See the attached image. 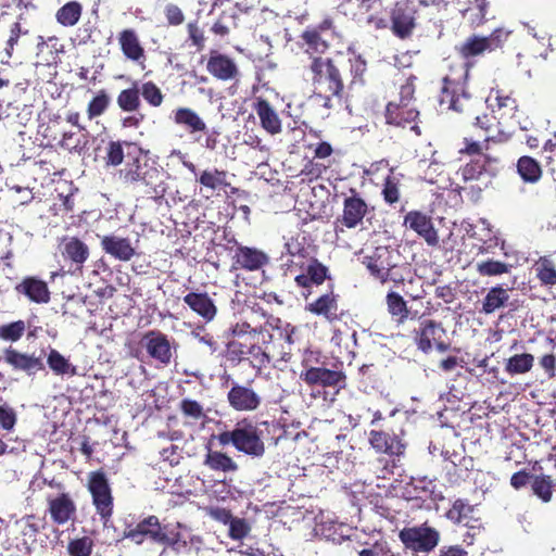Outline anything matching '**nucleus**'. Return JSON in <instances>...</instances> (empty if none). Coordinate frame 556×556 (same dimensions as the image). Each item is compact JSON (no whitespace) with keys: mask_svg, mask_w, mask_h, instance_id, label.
Masks as SVG:
<instances>
[{"mask_svg":"<svg viewBox=\"0 0 556 556\" xmlns=\"http://www.w3.org/2000/svg\"><path fill=\"white\" fill-rule=\"evenodd\" d=\"M26 330L25 321L16 320L0 326V339L4 341L15 342L20 340Z\"/></svg>","mask_w":556,"mask_h":556,"instance_id":"3c124183","label":"nucleus"},{"mask_svg":"<svg viewBox=\"0 0 556 556\" xmlns=\"http://www.w3.org/2000/svg\"><path fill=\"white\" fill-rule=\"evenodd\" d=\"M230 405L237 410H253L260 404L257 394L250 388L235 384L228 393Z\"/></svg>","mask_w":556,"mask_h":556,"instance_id":"412c9836","label":"nucleus"},{"mask_svg":"<svg viewBox=\"0 0 556 556\" xmlns=\"http://www.w3.org/2000/svg\"><path fill=\"white\" fill-rule=\"evenodd\" d=\"M217 440L222 446L232 444L237 451L253 457H261L265 453L262 430L248 419L239 421L230 431L220 432Z\"/></svg>","mask_w":556,"mask_h":556,"instance_id":"7ed1b4c3","label":"nucleus"},{"mask_svg":"<svg viewBox=\"0 0 556 556\" xmlns=\"http://www.w3.org/2000/svg\"><path fill=\"white\" fill-rule=\"evenodd\" d=\"M435 556H468V552L458 544L444 545L439 549Z\"/></svg>","mask_w":556,"mask_h":556,"instance_id":"338daca9","label":"nucleus"},{"mask_svg":"<svg viewBox=\"0 0 556 556\" xmlns=\"http://www.w3.org/2000/svg\"><path fill=\"white\" fill-rule=\"evenodd\" d=\"M415 92V86L412 79H408L404 85L401 86L400 89V103L401 105H407L412 100Z\"/></svg>","mask_w":556,"mask_h":556,"instance_id":"69168bd1","label":"nucleus"},{"mask_svg":"<svg viewBox=\"0 0 556 556\" xmlns=\"http://www.w3.org/2000/svg\"><path fill=\"white\" fill-rule=\"evenodd\" d=\"M203 464L214 471L230 472L238 469L237 463L230 456L211 448L207 450Z\"/></svg>","mask_w":556,"mask_h":556,"instance_id":"cd10ccee","label":"nucleus"},{"mask_svg":"<svg viewBox=\"0 0 556 556\" xmlns=\"http://www.w3.org/2000/svg\"><path fill=\"white\" fill-rule=\"evenodd\" d=\"M251 531V526L244 518L233 517L229 523L228 535L232 540H242Z\"/></svg>","mask_w":556,"mask_h":556,"instance_id":"5fc2aeb1","label":"nucleus"},{"mask_svg":"<svg viewBox=\"0 0 556 556\" xmlns=\"http://www.w3.org/2000/svg\"><path fill=\"white\" fill-rule=\"evenodd\" d=\"M369 443L378 452L389 456H401L404 454L406 444L401 434L390 433L387 430H371L369 432Z\"/></svg>","mask_w":556,"mask_h":556,"instance_id":"9b49d317","label":"nucleus"},{"mask_svg":"<svg viewBox=\"0 0 556 556\" xmlns=\"http://www.w3.org/2000/svg\"><path fill=\"white\" fill-rule=\"evenodd\" d=\"M462 0H457L460 3ZM468 7L460 9L463 17L467 20L471 26H479L485 20L488 3L485 0H464Z\"/></svg>","mask_w":556,"mask_h":556,"instance_id":"c756f323","label":"nucleus"},{"mask_svg":"<svg viewBox=\"0 0 556 556\" xmlns=\"http://www.w3.org/2000/svg\"><path fill=\"white\" fill-rule=\"evenodd\" d=\"M101 248L106 254L122 262L130 261L136 254V250L128 238L115 235L103 236Z\"/></svg>","mask_w":556,"mask_h":556,"instance_id":"dca6fc26","label":"nucleus"},{"mask_svg":"<svg viewBox=\"0 0 556 556\" xmlns=\"http://www.w3.org/2000/svg\"><path fill=\"white\" fill-rule=\"evenodd\" d=\"M507 36L508 33H504L502 29L494 30L488 37L472 36L458 48V51L465 59L477 56L485 51H493L498 48Z\"/></svg>","mask_w":556,"mask_h":556,"instance_id":"9d476101","label":"nucleus"},{"mask_svg":"<svg viewBox=\"0 0 556 556\" xmlns=\"http://www.w3.org/2000/svg\"><path fill=\"white\" fill-rule=\"evenodd\" d=\"M388 312L395 317L399 324L404 323L408 317V308L405 300L396 292H389L386 298Z\"/></svg>","mask_w":556,"mask_h":556,"instance_id":"58836bf2","label":"nucleus"},{"mask_svg":"<svg viewBox=\"0 0 556 556\" xmlns=\"http://www.w3.org/2000/svg\"><path fill=\"white\" fill-rule=\"evenodd\" d=\"M117 105L125 112H136L141 104L139 98V81H134L132 86L119 92L116 99Z\"/></svg>","mask_w":556,"mask_h":556,"instance_id":"72a5a7b5","label":"nucleus"},{"mask_svg":"<svg viewBox=\"0 0 556 556\" xmlns=\"http://www.w3.org/2000/svg\"><path fill=\"white\" fill-rule=\"evenodd\" d=\"M233 260L236 265L248 270H257L267 263L263 252L248 247H238Z\"/></svg>","mask_w":556,"mask_h":556,"instance_id":"4be33fe9","label":"nucleus"},{"mask_svg":"<svg viewBox=\"0 0 556 556\" xmlns=\"http://www.w3.org/2000/svg\"><path fill=\"white\" fill-rule=\"evenodd\" d=\"M351 195L345 197L343 201V212L336 223V233L344 232V227L356 228L362 226L364 218L369 213V208L365 200H363L354 190Z\"/></svg>","mask_w":556,"mask_h":556,"instance_id":"0eeeda50","label":"nucleus"},{"mask_svg":"<svg viewBox=\"0 0 556 556\" xmlns=\"http://www.w3.org/2000/svg\"><path fill=\"white\" fill-rule=\"evenodd\" d=\"M306 274L308 276V280H311L312 283L318 286L326 279L327 268L319 263H314L307 267Z\"/></svg>","mask_w":556,"mask_h":556,"instance_id":"4d7b16f0","label":"nucleus"},{"mask_svg":"<svg viewBox=\"0 0 556 556\" xmlns=\"http://www.w3.org/2000/svg\"><path fill=\"white\" fill-rule=\"evenodd\" d=\"M311 395L314 399L321 397L324 402H333L334 395L339 392L338 384H309Z\"/></svg>","mask_w":556,"mask_h":556,"instance_id":"6e6d98bb","label":"nucleus"},{"mask_svg":"<svg viewBox=\"0 0 556 556\" xmlns=\"http://www.w3.org/2000/svg\"><path fill=\"white\" fill-rule=\"evenodd\" d=\"M48 367L53 371L54 375L61 377H72L76 374V367L62 355L58 350L50 349L47 354Z\"/></svg>","mask_w":556,"mask_h":556,"instance_id":"c85d7f7f","label":"nucleus"},{"mask_svg":"<svg viewBox=\"0 0 556 556\" xmlns=\"http://www.w3.org/2000/svg\"><path fill=\"white\" fill-rule=\"evenodd\" d=\"M341 379V374L320 367H313L305 374L306 382H340Z\"/></svg>","mask_w":556,"mask_h":556,"instance_id":"de8ad7c7","label":"nucleus"},{"mask_svg":"<svg viewBox=\"0 0 556 556\" xmlns=\"http://www.w3.org/2000/svg\"><path fill=\"white\" fill-rule=\"evenodd\" d=\"M87 489L100 520L106 526L113 516L114 497L105 472L103 470L89 472Z\"/></svg>","mask_w":556,"mask_h":556,"instance_id":"39448f33","label":"nucleus"},{"mask_svg":"<svg viewBox=\"0 0 556 556\" xmlns=\"http://www.w3.org/2000/svg\"><path fill=\"white\" fill-rule=\"evenodd\" d=\"M418 116V111L407 105L390 102L386 110V119L390 125L406 127Z\"/></svg>","mask_w":556,"mask_h":556,"instance_id":"b1692460","label":"nucleus"},{"mask_svg":"<svg viewBox=\"0 0 556 556\" xmlns=\"http://www.w3.org/2000/svg\"><path fill=\"white\" fill-rule=\"evenodd\" d=\"M81 15V5L76 2H67L56 12V20L63 26H74Z\"/></svg>","mask_w":556,"mask_h":556,"instance_id":"37998d69","label":"nucleus"},{"mask_svg":"<svg viewBox=\"0 0 556 556\" xmlns=\"http://www.w3.org/2000/svg\"><path fill=\"white\" fill-rule=\"evenodd\" d=\"M119 43L124 54L134 61H138L143 56V49L132 30H124L119 37Z\"/></svg>","mask_w":556,"mask_h":556,"instance_id":"c9c22d12","label":"nucleus"},{"mask_svg":"<svg viewBox=\"0 0 556 556\" xmlns=\"http://www.w3.org/2000/svg\"><path fill=\"white\" fill-rule=\"evenodd\" d=\"M306 80L312 81L315 90L321 91L324 88L334 96L340 102V92L343 90V83L339 70L330 59L321 56L312 58L304 73Z\"/></svg>","mask_w":556,"mask_h":556,"instance_id":"20e7f679","label":"nucleus"},{"mask_svg":"<svg viewBox=\"0 0 556 556\" xmlns=\"http://www.w3.org/2000/svg\"><path fill=\"white\" fill-rule=\"evenodd\" d=\"M532 478L533 476L527 469H521L510 477V485L518 491L530 483Z\"/></svg>","mask_w":556,"mask_h":556,"instance_id":"052dcab7","label":"nucleus"},{"mask_svg":"<svg viewBox=\"0 0 556 556\" xmlns=\"http://www.w3.org/2000/svg\"><path fill=\"white\" fill-rule=\"evenodd\" d=\"M64 254L74 263L81 265L89 256L88 247L77 238H72L64 245Z\"/></svg>","mask_w":556,"mask_h":556,"instance_id":"79ce46f5","label":"nucleus"},{"mask_svg":"<svg viewBox=\"0 0 556 556\" xmlns=\"http://www.w3.org/2000/svg\"><path fill=\"white\" fill-rule=\"evenodd\" d=\"M389 254L387 249H377L372 256L367 257L366 266L370 274L379 279L381 282H386L389 279V274L393 265L390 262L383 260V255Z\"/></svg>","mask_w":556,"mask_h":556,"instance_id":"bb28decb","label":"nucleus"},{"mask_svg":"<svg viewBox=\"0 0 556 556\" xmlns=\"http://www.w3.org/2000/svg\"><path fill=\"white\" fill-rule=\"evenodd\" d=\"M536 276L543 285H556V268L548 258H541L536 264Z\"/></svg>","mask_w":556,"mask_h":556,"instance_id":"09e8293b","label":"nucleus"},{"mask_svg":"<svg viewBox=\"0 0 556 556\" xmlns=\"http://www.w3.org/2000/svg\"><path fill=\"white\" fill-rule=\"evenodd\" d=\"M15 291L37 304H47L50 301L47 282L34 276L25 277L15 286Z\"/></svg>","mask_w":556,"mask_h":556,"instance_id":"4468645a","label":"nucleus"},{"mask_svg":"<svg viewBox=\"0 0 556 556\" xmlns=\"http://www.w3.org/2000/svg\"><path fill=\"white\" fill-rule=\"evenodd\" d=\"M302 40L306 46L307 53H325L328 48V41L323 38L321 34H319L318 28H307L302 34Z\"/></svg>","mask_w":556,"mask_h":556,"instance_id":"e433bc0d","label":"nucleus"},{"mask_svg":"<svg viewBox=\"0 0 556 556\" xmlns=\"http://www.w3.org/2000/svg\"><path fill=\"white\" fill-rule=\"evenodd\" d=\"M227 174L224 170H204L199 177V182L211 190L219 189L223 186H227L226 182Z\"/></svg>","mask_w":556,"mask_h":556,"instance_id":"49530a36","label":"nucleus"},{"mask_svg":"<svg viewBox=\"0 0 556 556\" xmlns=\"http://www.w3.org/2000/svg\"><path fill=\"white\" fill-rule=\"evenodd\" d=\"M110 104V97L104 90H101L88 104V117L90 119L104 113Z\"/></svg>","mask_w":556,"mask_h":556,"instance_id":"603ef678","label":"nucleus"},{"mask_svg":"<svg viewBox=\"0 0 556 556\" xmlns=\"http://www.w3.org/2000/svg\"><path fill=\"white\" fill-rule=\"evenodd\" d=\"M180 408L186 416H190L194 419H200L204 415L202 406L193 400H182Z\"/></svg>","mask_w":556,"mask_h":556,"instance_id":"13d9d810","label":"nucleus"},{"mask_svg":"<svg viewBox=\"0 0 556 556\" xmlns=\"http://www.w3.org/2000/svg\"><path fill=\"white\" fill-rule=\"evenodd\" d=\"M399 539L414 555H429L439 545L441 534L439 530L425 522L420 526L403 528L399 532Z\"/></svg>","mask_w":556,"mask_h":556,"instance_id":"423d86ee","label":"nucleus"},{"mask_svg":"<svg viewBox=\"0 0 556 556\" xmlns=\"http://www.w3.org/2000/svg\"><path fill=\"white\" fill-rule=\"evenodd\" d=\"M4 358L7 363L15 369L23 370L28 375H34L45 369L41 355L35 356L34 354H25L13 349H8L5 351Z\"/></svg>","mask_w":556,"mask_h":556,"instance_id":"a211bd4d","label":"nucleus"},{"mask_svg":"<svg viewBox=\"0 0 556 556\" xmlns=\"http://www.w3.org/2000/svg\"><path fill=\"white\" fill-rule=\"evenodd\" d=\"M495 119L496 118L494 116H489L486 114L482 116H477L476 125L485 131L484 141L492 140L494 138L491 128L494 125Z\"/></svg>","mask_w":556,"mask_h":556,"instance_id":"680f3d73","label":"nucleus"},{"mask_svg":"<svg viewBox=\"0 0 556 556\" xmlns=\"http://www.w3.org/2000/svg\"><path fill=\"white\" fill-rule=\"evenodd\" d=\"M16 424V414L12 408L0 406V427L11 431Z\"/></svg>","mask_w":556,"mask_h":556,"instance_id":"bf43d9fd","label":"nucleus"},{"mask_svg":"<svg viewBox=\"0 0 556 556\" xmlns=\"http://www.w3.org/2000/svg\"><path fill=\"white\" fill-rule=\"evenodd\" d=\"M475 511L476 506L470 504L468 500L456 498L444 516L455 526L475 528V523L479 521L478 518L473 517Z\"/></svg>","mask_w":556,"mask_h":556,"instance_id":"2eb2a0df","label":"nucleus"},{"mask_svg":"<svg viewBox=\"0 0 556 556\" xmlns=\"http://www.w3.org/2000/svg\"><path fill=\"white\" fill-rule=\"evenodd\" d=\"M124 538L137 545L149 541L152 544L164 546V548L168 547L176 553L188 546V542L182 539L179 531L170 529L168 525H162L155 515H149L135 527L126 528Z\"/></svg>","mask_w":556,"mask_h":556,"instance_id":"f03ea898","label":"nucleus"},{"mask_svg":"<svg viewBox=\"0 0 556 556\" xmlns=\"http://www.w3.org/2000/svg\"><path fill=\"white\" fill-rule=\"evenodd\" d=\"M239 15L237 14L236 8H229L228 5L223 10L222 15L212 26V31L218 36H226L229 34L231 28H236L239 25Z\"/></svg>","mask_w":556,"mask_h":556,"instance_id":"2f4dec72","label":"nucleus"},{"mask_svg":"<svg viewBox=\"0 0 556 556\" xmlns=\"http://www.w3.org/2000/svg\"><path fill=\"white\" fill-rule=\"evenodd\" d=\"M255 111L261 119L262 127L269 134L276 135L281 131V121L273 106L263 99L256 102Z\"/></svg>","mask_w":556,"mask_h":556,"instance_id":"393cba45","label":"nucleus"},{"mask_svg":"<svg viewBox=\"0 0 556 556\" xmlns=\"http://www.w3.org/2000/svg\"><path fill=\"white\" fill-rule=\"evenodd\" d=\"M142 344L148 354L162 364H168L172 358L169 340L160 331H149L142 339Z\"/></svg>","mask_w":556,"mask_h":556,"instance_id":"ddd939ff","label":"nucleus"},{"mask_svg":"<svg viewBox=\"0 0 556 556\" xmlns=\"http://www.w3.org/2000/svg\"><path fill=\"white\" fill-rule=\"evenodd\" d=\"M210 516L224 525H229L232 520L233 516L231 514L230 509L224 508V507H214L210 510Z\"/></svg>","mask_w":556,"mask_h":556,"instance_id":"e2e57ef3","label":"nucleus"},{"mask_svg":"<svg viewBox=\"0 0 556 556\" xmlns=\"http://www.w3.org/2000/svg\"><path fill=\"white\" fill-rule=\"evenodd\" d=\"M445 330L433 320H425L418 334V348L428 353L432 349V343L442 339Z\"/></svg>","mask_w":556,"mask_h":556,"instance_id":"a878e982","label":"nucleus"},{"mask_svg":"<svg viewBox=\"0 0 556 556\" xmlns=\"http://www.w3.org/2000/svg\"><path fill=\"white\" fill-rule=\"evenodd\" d=\"M184 302L207 321L216 315V306L206 293L190 292L185 295Z\"/></svg>","mask_w":556,"mask_h":556,"instance_id":"5701e85b","label":"nucleus"},{"mask_svg":"<svg viewBox=\"0 0 556 556\" xmlns=\"http://www.w3.org/2000/svg\"><path fill=\"white\" fill-rule=\"evenodd\" d=\"M405 226L416 231L425 241L435 247L439 243V237L431 219L422 213L409 212L404 219Z\"/></svg>","mask_w":556,"mask_h":556,"instance_id":"f3484780","label":"nucleus"},{"mask_svg":"<svg viewBox=\"0 0 556 556\" xmlns=\"http://www.w3.org/2000/svg\"><path fill=\"white\" fill-rule=\"evenodd\" d=\"M469 96L465 91L464 84L446 76L443 78V87L440 97V105L447 104L448 110L462 112L463 102L467 101Z\"/></svg>","mask_w":556,"mask_h":556,"instance_id":"f8f14e48","label":"nucleus"},{"mask_svg":"<svg viewBox=\"0 0 556 556\" xmlns=\"http://www.w3.org/2000/svg\"><path fill=\"white\" fill-rule=\"evenodd\" d=\"M47 513L55 526H64L77 519V505L67 492L47 497Z\"/></svg>","mask_w":556,"mask_h":556,"instance_id":"6e6552de","label":"nucleus"},{"mask_svg":"<svg viewBox=\"0 0 556 556\" xmlns=\"http://www.w3.org/2000/svg\"><path fill=\"white\" fill-rule=\"evenodd\" d=\"M175 123L188 127L191 132L204 131L206 125L203 119L191 109L180 108L175 112Z\"/></svg>","mask_w":556,"mask_h":556,"instance_id":"473e14b6","label":"nucleus"},{"mask_svg":"<svg viewBox=\"0 0 556 556\" xmlns=\"http://www.w3.org/2000/svg\"><path fill=\"white\" fill-rule=\"evenodd\" d=\"M166 18L172 25H179L184 22V14L181 10L174 4H168L165 9Z\"/></svg>","mask_w":556,"mask_h":556,"instance_id":"0e129e2a","label":"nucleus"},{"mask_svg":"<svg viewBox=\"0 0 556 556\" xmlns=\"http://www.w3.org/2000/svg\"><path fill=\"white\" fill-rule=\"evenodd\" d=\"M534 357L532 354H516L508 358L506 370L511 375L528 372L533 366Z\"/></svg>","mask_w":556,"mask_h":556,"instance_id":"a18cd8bd","label":"nucleus"},{"mask_svg":"<svg viewBox=\"0 0 556 556\" xmlns=\"http://www.w3.org/2000/svg\"><path fill=\"white\" fill-rule=\"evenodd\" d=\"M495 168L486 155H478L470 163L460 169L462 178L465 181L489 179L494 176Z\"/></svg>","mask_w":556,"mask_h":556,"instance_id":"aec40b11","label":"nucleus"},{"mask_svg":"<svg viewBox=\"0 0 556 556\" xmlns=\"http://www.w3.org/2000/svg\"><path fill=\"white\" fill-rule=\"evenodd\" d=\"M508 299L507 290L500 286L493 287L489 290L483 300L482 311L485 314H492L496 309L504 307Z\"/></svg>","mask_w":556,"mask_h":556,"instance_id":"f704fd0d","label":"nucleus"},{"mask_svg":"<svg viewBox=\"0 0 556 556\" xmlns=\"http://www.w3.org/2000/svg\"><path fill=\"white\" fill-rule=\"evenodd\" d=\"M94 541L91 536L84 535L70 539L66 545L67 556H91Z\"/></svg>","mask_w":556,"mask_h":556,"instance_id":"4c0bfd02","label":"nucleus"},{"mask_svg":"<svg viewBox=\"0 0 556 556\" xmlns=\"http://www.w3.org/2000/svg\"><path fill=\"white\" fill-rule=\"evenodd\" d=\"M517 169L526 182H536L542 174L539 163L530 156L520 157Z\"/></svg>","mask_w":556,"mask_h":556,"instance_id":"ea45409f","label":"nucleus"},{"mask_svg":"<svg viewBox=\"0 0 556 556\" xmlns=\"http://www.w3.org/2000/svg\"><path fill=\"white\" fill-rule=\"evenodd\" d=\"M152 106H160L163 102V94L160 88L152 81L139 83V96Z\"/></svg>","mask_w":556,"mask_h":556,"instance_id":"8fccbe9b","label":"nucleus"},{"mask_svg":"<svg viewBox=\"0 0 556 556\" xmlns=\"http://www.w3.org/2000/svg\"><path fill=\"white\" fill-rule=\"evenodd\" d=\"M392 30L399 38H407L416 26V8L407 0L395 3L391 13Z\"/></svg>","mask_w":556,"mask_h":556,"instance_id":"1a4fd4ad","label":"nucleus"},{"mask_svg":"<svg viewBox=\"0 0 556 556\" xmlns=\"http://www.w3.org/2000/svg\"><path fill=\"white\" fill-rule=\"evenodd\" d=\"M127 150L126 166L121 169L119 177L125 184L136 185L143 188V193L149 198L157 200L164 197L167 191L166 180L168 174L150 162L142 150L134 143H124Z\"/></svg>","mask_w":556,"mask_h":556,"instance_id":"f257e3e1","label":"nucleus"},{"mask_svg":"<svg viewBox=\"0 0 556 556\" xmlns=\"http://www.w3.org/2000/svg\"><path fill=\"white\" fill-rule=\"evenodd\" d=\"M105 163L110 166H118L123 163L124 157L127 156V151L118 141H111L106 147Z\"/></svg>","mask_w":556,"mask_h":556,"instance_id":"864d4df0","label":"nucleus"},{"mask_svg":"<svg viewBox=\"0 0 556 556\" xmlns=\"http://www.w3.org/2000/svg\"><path fill=\"white\" fill-rule=\"evenodd\" d=\"M206 68L211 75L220 80H231L239 73L236 63L227 55L219 53L210 56Z\"/></svg>","mask_w":556,"mask_h":556,"instance_id":"6ab92c4d","label":"nucleus"},{"mask_svg":"<svg viewBox=\"0 0 556 556\" xmlns=\"http://www.w3.org/2000/svg\"><path fill=\"white\" fill-rule=\"evenodd\" d=\"M383 195H384V200L388 202V203H395L399 201V197H400V193H399V189L396 187V185L391 181L390 179H388L386 181V185H384V188H383Z\"/></svg>","mask_w":556,"mask_h":556,"instance_id":"774afa93","label":"nucleus"},{"mask_svg":"<svg viewBox=\"0 0 556 556\" xmlns=\"http://www.w3.org/2000/svg\"><path fill=\"white\" fill-rule=\"evenodd\" d=\"M554 480L549 475H536L531 480L533 494L543 503H549L553 498Z\"/></svg>","mask_w":556,"mask_h":556,"instance_id":"7c9ffc66","label":"nucleus"},{"mask_svg":"<svg viewBox=\"0 0 556 556\" xmlns=\"http://www.w3.org/2000/svg\"><path fill=\"white\" fill-rule=\"evenodd\" d=\"M308 309L328 319L337 316V303L334 298L330 294L320 295L315 302L309 304Z\"/></svg>","mask_w":556,"mask_h":556,"instance_id":"a19ab883","label":"nucleus"},{"mask_svg":"<svg viewBox=\"0 0 556 556\" xmlns=\"http://www.w3.org/2000/svg\"><path fill=\"white\" fill-rule=\"evenodd\" d=\"M510 268L511 265L492 258L476 264L477 273L484 277L501 276L509 273Z\"/></svg>","mask_w":556,"mask_h":556,"instance_id":"c03bdc74","label":"nucleus"}]
</instances>
